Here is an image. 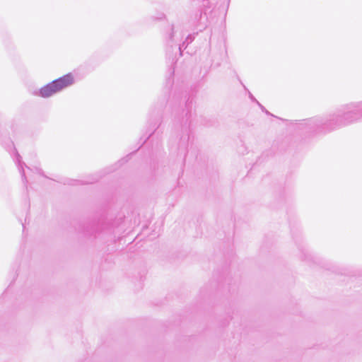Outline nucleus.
Returning a JSON list of instances; mask_svg holds the SVG:
<instances>
[{"instance_id":"1","label":"nucleus","mask_w":362,"mask_h":362,"mask_svg":"<svg viewBox=\"0 0 362 362\" xmlns=\"http://www.w3.org/2000/svg\"><path fill=\"white\" fill-rule=\"evenodd\" d=\"M362 119V102L343 107L326 119L309 121L310 129L317 133H327L349 125Z\"/></svg>"},{"instance_id":"2","label":"nucleus","mask_w":362,"mask_h":362,"mask_svg":"<svg viewBox=\"0 0 362 362\" xmlns=\"http://www.w3.org/2000/svg\"><path fill=\"white\" fill-rule=\"evenodd\" d=\"M73 82V76L71 74H66L42 87L40 89V95L42 98L50 97L71 85Z\"/></svg>"},{"instance_id":"3","label":"nucleus","mask_w":362,"mask_h":362,"mask_svg":"<svg viewBox=\"0 0 362 362\" xmlns=\"http://www.w3.org/2000/svg\"><path fill=\"white\" fill-rule=\"evenodd\" d=\"M177 33H178V29H176L174 25H172V27L170 28V33L168 34V43L177 42L182 39V35L181 33H179V34H177Z\"/></svg>"},{"instance_id":"4","label":"nucleus","mask_w":362,"mask_h":362,"mask_svg":"<svg viewBox=\"0 0 362 362\" xmlns=\"http://www.w3.org/2000/svg\"><path fill=\"white\" fill-rule=\"evenodd\" d=\"M16 163L18 164V170L20 171V173L21 175L22 180L25 184L27 182V179L25 175V172L23 170V165H25L24 163H21V156L18 154V152L16 153Z\"/></svg>"},{"instance_id":"5","label":"nucleus","mask_w":362,"mask_h":362,"mask_svg":"<svg viewBox=\"0 0 362 362\" xmlns=\"http://www.w3.org/2000/svg\"><path fill=\"white\" fill-rule=\"evenodd\" d=\"M216 4V0H203L202 6L204 8H211Z\"/></svg>"},{"instance_id":"6","label":"nucleus","mask_w":362,"mask_h":362,"mask_svg":"<svg viewBox=\"0 0 362 362\" xmlns=\"http://www.w3.org/2000/svg\"><path fill=\"white\" fill-rule=\"evenodd\" d=\"M257 103L258 104V105L260 107V108L262 109V110L263 112H264L267 115H270L269 112H268L264 106H262L259 102H257Z\"/></svg>"},{"instance_id":"7","label":"nucleus","mask_w":362,"mask_h":362,"mask_svg":"<svg viewBox=\"0 0 362 362\" xmlns=\"http://www.w3.org/2000/svg\"><path fill=\"white\" fill-rule=\"evenodd\" d=\"M96 181H97V179H92V180H87V181L83 182V184H90V183H93V182H95Z\"/></svg>"},{"instance_id":"8","label":"nucleus","mask_w":362,"mask_h":362,"mask_svg":"<svg viewBox=\"0 0 362 362\" xmlns=\"http://www.w3.org/2000/svg\"><path fill=\"white\" fill-rule=\"evenodd\" d=\"M250 98H251L252 100L255 101L256 103L258 102L250 93Z\"/></svg>"},{"instance_id":"9","label":"nucleus","mask_w":362,"mask_h":362,"mask_svg":"<svg viewBox=\"0 0 362 362\" xmlns=\"http://www.w3.org/2000/svg\"><path fill=\"white\" fill-rule=\"evenodd\" d=\"M184 45H185V43H183L182 45H179V47H178V49H179V50H180V52H181L182 49V47H184Z\"/></svg>"},{"instance_id":"10","label":"nucleus","mask_w":362,"mask_h":362,"mask_svg":"<svg viewBox=\"0 0 362 362\" xmlns=\"http://www.w3.org/2000/svg\"><path fill=\"white\" fill-rule=\"evenodd\" d=\"M192 100L188 101V102L187 103V107H189V106H191V105H192Z\"/></svg>"},{"instance_id":"11","label":"nucleus","mask_w":362,"mask_h":362,"mask_svg":"<svg viewBox=\"0 0 362 362\" xmlns=\"http://www.w3.org/2000/svg\"><path fill=\"white\" fill-rule=\"evenodd\" d=\"M173 74H174V69L170 70V77H172L173 76Z\"/></svg>"},{"instance_id":"12","label":"nucleus","mask_w":362,"mask_h":362,"mask_svg":"<svg viewBox=\"0 0 362 362\" xmlns=\"http://www.w3.org/2000/svg\"><path fill=\"white\" fill-rule=\"evenodd\" d=\"M202 12H199V18L202 17Z\"/></svg>"},{"instance_id":"13","label":"nucleus","mask_w":362,"mask_h":362,"mask_svg":"<svg viewBox=\"0 0 362 362\" xmlns=\"http://www.w3.org/2000/svg\"><path fill=\"white\" fill-rule=\"evenodd\" d=\"M168 80H169V83H171L172 81H170V79L169 78Z\"/></svg>"}]
</instances>
